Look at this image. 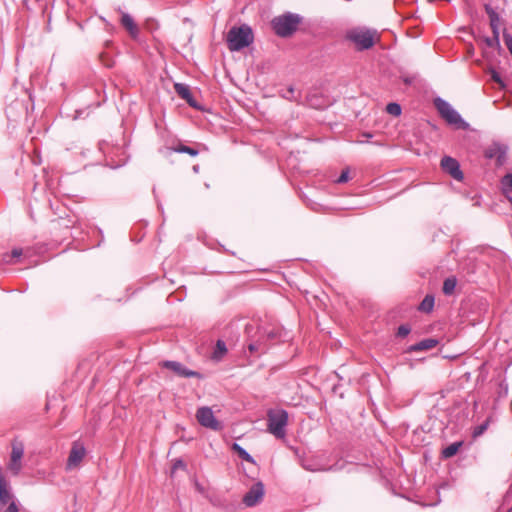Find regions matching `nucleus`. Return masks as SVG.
I'll use <instances>...</instances> for the list:
<instances>
[{
  "label": "nucleus",
  "mask_w": 512,
  "mask_h": 512,
  "mask_svg": "<svg viewBox=\"0 0 512 512\" xmlns=\"http://www.w3.org/2000/svg\"><path fill=\"white\" fill-rule=\"evenodd\" d=\"M345 39L354 45L356 51H365L379 41V34L376 29L357 26L346 31Z\"/></svg>",
  "instance_id": "nucleus-1"
},
{
  "label": "nucleus",
  "mask_w": 512,
  "mask_h": 512,
  "mask_svg": "<svg viewBox=\"0 0 512 512\" xmlns=\"http://www.w3.org/2000/svg\"><path fill=\"white\" fill-rule=\"evenodd\" d=\"M303 17L297 13L286 12L276 16L271 21L274 33L282 38L292 36L302 23Z\"/></svg>",
  "instance_id": "nucleus-2"
},
{
  "label": "nucleus",
  "mask_w": 512,
  "mask_h": 512,
  "mask_svg": "<svg viewBox=\"0 0 512 512\" xmlns=\"http://www.w3.org/2000/svg\"><path fill=\"white\" fill-rule=\"evenodd\" d=\"M254 35L252 28L243 24L239 27H232L226 36L228 49L232 52L240 51L253 43Z\"/></svg>",
  "instance_id": "nucleus-3"
},
{
  "label": "nucleus",
  "mask_w": 512,
  "mask_h": 512,
  "mask_svg": "<svg viewBox=\"0 0 512 512\" xmlns=\"http://www.w3.org/2000/svg\"><path fill=\"white\" fill-rule=\"evenodd\" d=\"M433 104L440 116L450 125H454L459 129H469V124L464 121L461 115L444 99L436 97Z\"/></svg>",
  "instance_id": "nucleus-4"
},
{
  "label": "nucleus",
  "mask_w": 512,
  "mask_h": 512,
  "mask_svg": "<svg viewBox=\"0 0 512 512\" xmlns=\"http://www.w3.org/2000/svg\"><path fill=\"white\" fill-rule=\"evenodd\" d=\"M288 413L283 409H270L267 412V430L278 439L286 436Z\"/></svg>",
  "instance_id": "nucleus-5"
},
{
  "label": "nucleus",
  "mask_w": 512,
  "mask_h": 512,
  "mask_svg": "<svg viewBox=\"0 0 512 512\" xmlns=\"http://www.w3.org/2000/svg\"><path fill=\"white\" fill-rule=\"evenodd\" d=\"M509 147L507 144L493 141L484 148L483 155L486 159L495 160L496 167H502L507 163Z\"/></svg>",
  "instance_id": "nucleus-6"
},
{
  "label": "nucleus",
  "mask_w": 512,
  "mask_h": 512,
  "mask_svg": "<svg viewBox=\"0 0 512 512\" xmlns=\"http://www.w3.org/2000/svg\"><path fill=\"white\" fill-rule=\"evenodd\" d=\"M86 453L84 444L80 441H74L71 446L65 469L67 471H72L79 468L81 462L86 456Z\"/></svg>",
  "instance_id": "nucleus-7"
},
{
  "label": "nucleus",
  "mask_w": 512,
  "mask_h": 512,
  "mask_svg": "<svg viewBox=\"0 0 512 512\" xmlns=\"http://www.w3.org/2000/svg\"><path fill=\"white\" fill-rule=\"evenodd\" d=\"M196 419L199 424L205 428H209L213 431H219L222 429L221 423L215 418L210 407L203 406L198 408L196 412Z\"/></svg>",
  "instance_id": "nucleus-8"
},
{
  "label": "nucleus",
  "mask_w": 512,
  "mask_h": 512,
  "mask_svg": "<svg viewBox=\"0 0 512 512\" xmlns=\"http://www.w3.org/2000/svg\"><path fill=\"white\" fill-rule=\"evenodd\" d=\"M440 166L444 172L448 173L455 180L461 181L463 179L464 175L460 169V164L455 158L444 156L441 159Z\"/></svg>",
  "instance_id": "nucleus-9"
},
{
  "label": "nucleus",
  "mask_w": 512,
  "mask_h": 512,
  "mask_svg": "<svg viewBox=\"0 0 512 512\" xmlns=\"http://www.w3.org/2000/svg\"><path fill=\"white\" fill-rule=\"evenodd\" d=\"M264 496V485L261 481L255 483L243 497V503L247 507L257 505Z\"/></svg>",
  "instance_id": "nucleus-10"
},
{
  "label": "nucleus",
  "mask_w": 512,
  "mask_h": 512,
  "mask_svg": "<svg viewBox=\"0 0 512 512\" xmlns=\"http://www.w3.org/2000/svg\"><path fill=\"white\" fill-rule=\"evenodd\" d=\"M163 367L171 370L174 372L177 376L183 377V378H201V374L197 371L190 370L186 366H184L182 363L177 361H164Z\"/></svg>",
  "instance_id": "nucleus-11"
},
{
  "label": "nucleus",
  "mask_w": 512,
  "mask_h": 512,
  "mask_svg": "<svg viewBox=\"0 0 512 512\" xmlns=\"http://www.w3.org/2000/svg\"><path fill=\"white\" fill-rule=\"evenodd\" d=\"M120 23L127 30V32L133 39H136L138 37L139 28L130 14L126 12H121Z\"/></svg>",
  "instance_id": "nucleus-12"
},
{
  "label": "nucleus",
  "mask_w": 512,
  "mask_h": 512,
  "mask_svg": "<svg viewBox=\"0 0 512 512\" xmlns=\"http://www.w3.org/2000/svg\"><path fill=\"white\" fill-rule=\"evenodd\" d=\"M174 89H175V92L178 94V96H180L182 99L186 100V102L191 107H194V108L198 107L197 102L194 99L188 85L182 84V83H175Z\"/></svg>",
  "instance_id": "nucleus-13"
},
{
  "label": "nucleus",
  "mask_w": 512,
  "mask_h": 512,
  "mask_svg": "<svg viewBox=\"0 0 512 512\" xmlns=\"http://www.w3.org/2000/svg\"><path fill=\"white\" fill-rule=\"evenodd\" d=\"M438 343H439V341L437 339L426 338V339L421 340L418 343L411 345L408 348V352H420V351L431 350V349L435 348L438 345Z\"/></svg>",
  "instance_id": "nucleus-14"
},
{
  "label": "nucleus",
  "mask_w": 512,
  "mask_h": 512,
  "mask_svg": "<svg viewBox=\"0 0 512 512\" xmlns=\"http://www.w3.org/2000/svg\"><path fill=\"white\" fill-rule=\"evenodd\" d=\"M500 191L510 203V199H512V173H507L500 179Z\"/></svg>",
  "instance_id": "nucleus-15"
},
{
  "label": "nucleus",
  "mask_w": 512,
  "mask_h": 512,
  "mask_svg": "<svg viewBox=\"0 0 512 512\" xmlns=\"http://www.w3.org/2000/svg\"><path fill=\"white\" fill-rule=\"evenodd\" d=\"M24 455V445L22 442L14 441L12 443V451L10 459L14 462H21Z\"/></svg>",
  "instance_id": "nucleus-16"
},
{
  "label": "nucleus",
  "mask_w": 512,
  "mask_h": 512,
  "mask_svg": "<svg viewBox=\"0 0 512 512\" xmlns=\"http://www.w3.org/2000/svg\"><path fill=\"white\" fill-rule=\"evenodd\" d=\"M232 450L237 453L239 458L249 463L255 464L254 458L238 443H233Z\"/></svg>",
  "instance_id": "nucleus-17"
},
{
  "label": "nucleus",
  "mask_w": 512,
  "mask_h": 512,
  "mask_svg": "<svg viewBox=\"0 0 512 512\" xmlns=\"http://www.w3.org/2000/svg\"><path fill=\"white\" fill-rule=\"evenodd\" d=\"M24 255V250L21 248H14L10 254L6 253L3 255V262L5 264H14V258H19Z\"/></svg>",
  "instance_id": "nucleus-18"
},
{
  "label": "nucleus",
  "mask_w": 512,
  "mask_h": 512,
  "mask_svg": "<svg viewBox=\"0 0 512 512\" xmlns=\"http://www.w3.org/2000/svg\"><path fill=\"white\" fill-rule=\"evenodd\" d=\"M434 301V296L426 295L419 305V310L426 313L431 312L434 307Z\"/></svg>",
  "instance_id": "nucleus-19"
},
{
  "label": "nucleus",
  "mask_w": 512,
  "mask_h": 512,
  "mask_svg": "<svg viewBox=\"0 0 512 512\" xmlns=\"http://www.w3.org/2000/svg\"><path fill=\"white\" fill-rule=\"evenodd\" d=\"M171 150L176 153H186L192 157H195L199 154V151L197 149L183 144H178L177 146L172 147Z\"/></svg>",
  "instance_id": "nucleus-20"
},
{
  "label": "nucleus",
  "mask_w": 512,
  "mask_h": 512,
  "mask_svg": "<svg viewBox=\"0 0 512 512\" xmlns=\"http://www.w3.org/2000/svg\"><path fill=\"white\" fill-rule=\"evenodd\" d=\"M456 285H457V280L455 277H448L444 280V283H443V293L445 295H451L453 294L455 288H456Z\"/></svg>",
  "instance_id": "nucleus-21"
},
{
  "label": "nucleus",
  "mask_w": 512,
  "mask_h": 512,
  "mask_svg": "<svg viewBox=\"0 0 512 512\" xmlns=\"http://www.w3.org/2000/svg\"><path fill=\"white\" fill-rule=\"evenodd\" d=\"M461 445H462L461 442H454V443L450 444L449 446H447L446 448H444L442 450V456L444 458H450V457L454 456L458 452Z\"/></svg>",
  "instance_id": "nucleus-22"
},
{
  "label": "nucleus",
  "mask_w": 512,
  "mask_h": 512,
  "mask_svg": "<svg viewBox=\"0 0 512 512\" xmlns=\"http://www.w3.org/2000/svg\"><path fill=\"white\" fill-rule=\"evenodd\" d=\"M227 352L226 344L222 340H218L213 352V359L220 360Z\"/></svg>",
  "instance_id": "nucleus-23"
},
{
  "label": "nucleus",
  "mask_w": 512,
  "mask_h": 512,
  "mask_svg": "<svg viewBox=\"0 0 512 512\" xmlns=\"http://www.w3.org/2000/svg\"><path fill=\"white\" fill-rule=\"evenodd\" d=\"M485 11L489 17L490 25L500 23V17L498 13L490 5H485Z\"/></svg>",
  "instance_id": "nucleus-24"
},
{
  "label": "nucleus",
  "mask_w": 512,
  "mask_h": 512,
  "mask_svg": "<svg viewBox=\"0 0 512 512\" xmlns=\"http://www.w3.org/2000/svg\"><path fill=\"white\" fill-rule=\"evenodd\" d=\"M386 112L392 116L397 117V116L401 115L402 109L398 103L391 102V103L387 104Z\"/></svg>",
  "instance_id": "nucleus-25"
},
{
  "label": "nucleus",
  "mask_w": 512,
  "mask_h": 512,
  "mask_svg": "<svg viewBox=\"0 0 512 512\" xmlns=\"http://www.w3.org/2000/svg\"><path fill=\"white\" fill-rule=\"evenodd\" d=\"M281 96L289 101H298L299 98L295 93V89L290 86L285 91L281 93Z\"/></svg>",
  "instance_id": "nucleus-26"
},
{
  "label": "nucleus",
  "mask_w": 512,
  "mask_h": 512,
  "mask_svg": "<svg viewBox=\"0 0 512 512\" xmlns=\"http://www.w3.org/2000/svg\"><path fill=\"white\" fill-rule=\"evenodd\" d=\"M8 468L14 475H18L22 469V463L14 462L13 460L10 459Z\"/></svg>",
  "instance_id": "nucleus-27"
},
{
  "label": "nucleus",
  "mask_w": 512,
  "mask_h": 512,
  "mask_svg": "<svg viewBox=\"0 0 512 512\" xmlns=\"http://www.w3.org/2000/svg\"><path fill=\"white\" fill-rule=\"evenodd\" d=\"M488 425H489V420H486L484 423L477 426L473 431V436L478 437V436L482 435L487 430Z\"/></svg>",
  "instance_id": "nucleus-28"
},
{
  "label": "nucleus",
  "mask_w": 512,
  "mask_h": 512,
  "mask_svg": "<svg viewBox=\"0 0 512 512\" xmlns=\"http://www.w3.org/2000/svg\"><path fill=\"white\" fill-rule=\"evenodd\" d=\"M503 39H504V43H505L507 49L509 50V52L512 56V36H511V34L504 32Z\"/></svg>",
  "instance_id": "nucleus-29"
},
{
  "label": "nucleus",
  "mask_w": 512,
  "mask_h": 512,
  "mask_svg": "<svg viewBox=\"0 0 512 512\" xmlns=\"http://www.w3.org/2000/svg\"><path fill=\"white\" fill-rule=\"evenodd\" d=\"M411 329L408 325H400L397 330V336L406 337L410 333Z\"/></svg>",
  "instance_id": "nucleus-30"
},
{
  "label": "nucleus",
  "mask_w": 512,
  "mask_h": 512,
  "mask_svg": "<svg viewBox=\"0 0 512 512\" xmlns=\"http://www.w3.org/2000/svg\"><path fill=\"white\" fill-rule=\"evenodd\" d=\"M349 178H350L349 177V169L347 168L341 172L340 176L336 180V183H338V184L346 183L349 180Z\"/></svg>",
  "instance_id": "nucleus-31"
},
{
  "label": "nucleus",
  "mask_w": 512,
  "mask_h": 512,
  "mask_svg": "<svg viewBox=\"0 0 512 512\" xmlns=\"http://www.w3.org/2000/svg\"><path fill=\"white\" fill-rule=\"evenodd\" d=\"M302 467L307 470V471H311V472H316V471H322L323 469L317 467L316 465H313L311 463H307V462H302L301 463Z\"/></svg>",
  "instance_id": "nucleus-32"
},
{
  "label": "nucleus",
  "mask_w": 512,
  "mask_h": 512,
  "mask_svg": "<svg viewBox=\"0 0 512 512\" xmlns=\"http://www.w3.org/2000/svg\"><path fill=\"white\" fill-rule=\"evenodd\" d=\"M1 512H19L17 504L15 501H11L8 506L1 509Z\"/></svg>",
  "instance_id": "nucleus-33"
},
{
  "label": "nucleus",
  "mask_w": 512,
  "mask_h": 512,
  "mask_svg": "<svg viewBox=\"0 0 512 512\" xmlns=\"http://www.w3.org/2000/svg\"><path fill=\"white\" fill-rule=\"evenodd\" d=\"M485 43L489 47H500V39L488 37L485 39Z\"/></svg>",
  "instance_id": "nucleus-34"
},
{
  "label": "nucleus",
  "mask_w": 512,
  "mask_h": 512,
  "mask_svg": "<svg viewBox=\"0 0 512 512\" xmlns=\"http://www.w3.org/2000/svg\"><path fill=\"white\" fill-rule=\"evenodd\" d=\"M248 349L250 350V352H257V351H262L263 348H262V345L261 343L259 342H251L248 344Z\"/></svg>",
  "instance_id": "nucleus-35"
},
{
  "label": "nucleus",
  "mask_w": 512,
  "mask_h": 512,
  "mask_svg": "<svg viewBox=\"0 0 512 512\" xmlns=\"http://www.w3.org/2000/svg\"><path fill=\"white\" fill-rule=\"evenodd\" d=\"M184 468H185V463L181 459H176L174 461L171 474H173L178 469H184Z\"/></svg>",
  "instance_id": "nucleus-36"
},
{
  "label": "nucleus",
  "mask_w": 512,
  "mask_h": 512,
  "mask_svg": "<svg viewBox=\"0 0 512 512\" xmlns=\"http://www.w3.org/2000/svg\"><path fill=\"white\" fill-rule=\"evenodd\" d=\"M491 78L493 79V81L499 83L502 87L504 86V84L501 80V77L497 71H495V70L491 71Z\"/></svg>",
  "instance_id": "nucleus-37"
},
{
  "label": "nucleus",
  "mask_w": 512,
  "mask_h": 512,
  "mask_svg": "<svg viewBox=\"0 0 512 512\" xmlns=\"http://www.w3.org/2000/svg\"><path fill=\"white\" fill-rule=\"evenodd\" d=\"M490 27H491L492 33H493L492 38L499 39V24H492V25H490Z\"/></svg>",
  "instance_id": "nucleus-38"
},
{
  "label": "nucleus",
  "mask_w": 512,
  "mask_h": 512,
  "mask_svg": "<svg viewBox=\"0 0 512 512\" xmlns=\"http://www.w3.org/2000/svg\"><path fill=\"white\" fill-rule=\"evenodd\" d=\"M193 171L195 173H198L199 172V166L198 165L193 166Z\"/></svg>",
  "instance_id": "nucleus-39"
},
{
  "label": "nucleus",
  "mask_w": 512,
  "mask_h": 512,
  "mask_svg": "<svg viewBox=\"0 0 512 512\" xmlns=\"http://www.w3.org/2000/svg\"><path fill=\"white\" fill-rule=\"evenodd\" d=\"M363 136L366 137V138H371L372 134H370V133H363Z\"/></svg>",
  "instance_id": "nucleus-40"
},
{
  "label": "nucleus",
  "mask_w": 512,
  "mask_h": 512,
  "mask_svg": "<svg viewBox=\"0 0 512 512\" xmlns=\"http://www.w3.org/2000/svg\"><path fill=\"white\" fill-rule=\"evenodd\" d=\"M196 487H197L198 491H200V492L203 491L202 487L199 484H197Z\"/></svg>",
  "instance_id": "nucleus-41"
},
{
  "label": "nucleus",
  "mask_w": 512,
  "mask_h": 512,
  "mask_svg": "<svg viewBox=\"0 0 512 512\" xmlns=\"http://www.w3.org/2000/svg\"><path fill=\"white\" fill-rule=\"evenodd\" d=\"M507 512H512V507L507 510Z\"/></svg>",
  "instance_id": "nucleus-42"
},
{
  "label": "nucleus",
  "mask_w": 512,
  "mask_h": 512,
  "mask_svg": "<svg viewBox=\"0 0 512 512\" xmlns=\"http://www.w3.org/2000/svg\"><path fill=\"white\" fill-rule=\"evenodd\" d=\"M510 204L512 205V199H510Z\"/></svg>",
  "instance_id": "nucleus-43"
}]
</instances>
